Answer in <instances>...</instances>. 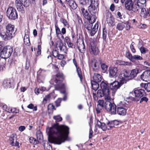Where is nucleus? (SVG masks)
<instances>
[{"instance_id":"nucleus-15","label":"nucleus","mask_w":150,"mask_h":150,"mask_svg":"<svg viewBox=\"0 0 150 150\" xmlns=\"http://www.w3.org/2000/svg\"><path fill=\"white\" fill-rule=\"evenodd\" d=\"M140 78L146 81H150V70H146L144 71L140 76Z\"/></svg>"},{"instance_id":"nucleus-45","label":"nucleus","mask_w":150,"mask_h":150,"mask_svg":"<svg viewBox=\"0 0 150 150\" xmlns=\"http://www.w3.org/2000/svg\"><path fill=\"white\" fill-rule=\"evenodd\" d=\"M80 4L83 5H86L89 4V0H79Z\"/></svg>"},{"instance_id":"nucleus-60","label":"nucleus","mask_w":150,"mask_h":150,"mask_svg":"<svg viewBox=\"0 0 150 150\" xmlns=\"http://www.w3.org/2000/svg\"><path fill=\"white\" fill-rule=\"evenodd\" d=\"M50 99V98L47 97V95H46L45 96V97L44 98L43 103L44 104H45L47 103L48 101H49Z\"/></svg>"},{"instance_id":"nucleus-17","label":"nucleus","mask_w":150,"mask_h":150,"mask_svg":"<svg viewBox=\"0 0 150 150\" xmlns=\"http://www.w3.org/2000/svg\"><path fill=\"white\" fill-rule=\"evenodd\" d=\"M96 125L98 127L101 129L103 131H105L107 130L110 129V128H107L106 125L104 122H101L98 120H97Z\"/></svg>"},{"instance_id":"nucleus-31","label":"nucleus","mask_w":150,"mask_h":150,"mask_svg":"<svg viewBox=\"0 0 150 150\" xmlns=\"http://www.w3.org/2000/svg\"><path fill=\"white\" fill-rule=\"evenodd\" d=\"M125 24V23H124L123 22H122V23H118L117 25L116 29L119 31L122 30L125 27L124 24Z\"/></svg>"},{"instance_id":"nucleus-49","label":"nucleus","mask_w":150,"mask_h":150,"mask_svg":"<svg viewBox=\"0 0 150 150\" xmlns=\"http://www.w3.org/2000/svg\"><path fill=\"white\" fill-rule=\"evenodd\" d=\"M62 100V98H59L57 100L55 101V105L56 107H58L60 105V103Z\"/></svg>"},{"instance_id":"nucleus-12","label":"nucleus","mask_w":150,"mask_h":150,"mask_svg":"<svg viewBox=\"0 0 150 150\" xmlns=\"http://www.w3.org/2000/svg\"><path fill=\"white\" fill-rule=\"evenodd\" d=\"M107 82V83L102 81L100 84V86L102 90L104 92H105L106 96H107L109 95L110 90H109V84H108Z\"/></svg>"},{"instance_id":"nucleus-52","label":"nucleus","mask_w":150,"mask_h":150,"mask_svg":"<svg viewBox=\"0 0 150 150\" xmlns=\"http://www.w3.org/2000/svg\"><path fill=\"white\" fill-rule=\"evenodd\" d=\"M146 0H138L137 3L140 6H146Z\"/></svg>"},{"instance_id":"nucleus-18","label":"nucleus","mask_w":150,"mask_h":150,"mask_svg":"<svg viewBox=\"0 0 150 150\" xmlns=\"http://www.w3.org/2000/svg\"><path fill=\"white\" fill-rule=\"evenodd\" d=\"M105 93H106L104 92L102 90H99L98 91L97 93V97L98 98H101L104 96L105 99L106 100H110V97L109 96V95L106 96Z\"/></svg>"},{"instance_id":"nucleus-34","label":"nucleus","mask_w":150,"mask_h":150,"mask_svg":"<svg viewBox=\"0 0 150 150\" xmlns=\"http://www.w3.org/2000/svg\"><path fill=\"white\" fill-rule=\"evenodd\" d=\"M94 22H89L87 23L84 25L85 28L89 32H90L93 26V23Z\"/></svg>"},{"instance_id":"nucleus-14","label":"nucleus","mask_w":150,"mask_h":150,"mask_svg":"<svg viewBox=\"0 0 150 150\" xmlns=\"http://www.w3.org/2000/svg\"><path fill=\"white\" fill-rule=\"evenodd\" d=\"M3 85L5 88H12L14 87L13 81L10 79H4L3 82Z\"/></svg>"},{"instance_id":"nucleus-10","label":"nucleus","mask_w":150,"mask_h":150,"mask_svg":"<svg viewBox=\"0 0 150 150\" xmlns=\"http://www.w3.org/2000/svg\"><path fill=\"white\" fill-rule=\"evenodd\" d=\"M0 36L2 39L5 41H7L11 39L14 35L6 31L2 30L0 33Z\"/></svg>"},{"instance_id":"nucleus-26","label":"nucleus","mask_w":150,"mask_h":150,"mask_svg":"<svg viewBox=\"0 0 150 150\" xmlns=\"http://www.w3.org/2000/svg\"><path fill=\"white\" fill-rule=\"evenodd\" d=\"M98 27V23H96L94 25L93 28L90 30L89 32L90 33L91 36H93L94 35L96 31H97Z\"/></svg>"},{"instance_id":"nucleus-63","label":"nucleus","mask_w":150,"mask_h":150,"mask_svg":"<svg viewBox=\"0 0 150 150\" xmlns=\"http://www.w3.org/2000/svg\"><path fill=\"white\" fill-rule=\"evenodd\" d=\"M129 98L131 100L134 102H137L140 100L139 98L136 97H129Z\"/></svg>"},{"instance_id":"nucleus-16","label":"nucleus","mask_w":150,"mask_h":150,"mask_svg":"<svg viewBox=\"0 0 150 150\" xmlns=\"http://www.w3.org/2000/svg\"><path fill=\"white\" fill-rule=\"evenodd\" d=\"M91 65L93 70L95 71H98L99 69V64L95 59L91 60Z\"/></svg>"},{"instance_id":"nucleus-56","label":"nucleus","mask_w":150,"mask_h":150,"mask_svg":"<svg viewBox=\"0 0 150 150\" xmlns=\"http://www.w3.org/2000/svg\"><path fill=\"white\" fill-rule=\"evenodd\" d=\"M47 95L48 98L49 97L50 98H55V96L54 90H53L51 93H50Z\"/></svg>"},{"instance_id":"nucleus-20","label":"nucleus","mask_w":150,"mask_h":150,"mask_svg":"<svg viewBox=\"0 0 150 150\" xmlns=\"http://www.w3.org/2000/svg\"><path fill=\"white\" fill-rule=\"evenodd\" d=\"M90 51L91 54L94 55L98 54L99 52L98 48L94 45H91Z\"/></svg>"},{"instance_id":"nucleus-22","label":"nucleus","mask_w":150,"mask_h":150,"mask_svg":"<svg viewBox=\"0 0 150 150\" xmlns=\"http://www.w3.org/2000/svg\"><path fill=\"white\" fill-rule=\"evenodd\" d=\"M133 4L132 0H127L125 3V6L126 9L130 11L132 9Z\"/></svg>"},{"instance_id":"nucleus-50","label":"nucleus","mask_w":150,"mask_h":150,"mask_svg":"<svg viewBox=\"0 0 150 150\" xmlns=\"http://www.w3.org/2000/svg\"><path fill=\"white\" fill-rule=\"evenodd\" d=\"M55 30L56 32V34L57 36L58 37L59 35H61V31L60 29L59 28V27L57 25H55Z\"/></svg>"},{"instance_id":"nucleus-35","label":"nucleus","mask_w":150,"mask_h":150,"mask_svg":"<svg viewBox=\"0 0 150 150\" xmlns=\"http://www.w3.org/2000/svg\"><path fill=\"white\" fill-rule=\"evenodd\" d=\"M65 41L67 43L69 47H71L72 48H73V43H71V41L69 37L67 36L65 38Z\"/></svg>"},{"instance_id":"nucleus-21","label":"nucleus","mask_w":150,"mask_h":150,"mask_svg":"<svg viewBox=\"0 0 150 150\" xmlns=\"http://www.w3.org/2000/svg\"><path fill=\"white\" fill-rule=\"evenodd\" d=\"M15 26L9 23L6 25V31L14 35L15 32H14Z\"/></svg>"},{"instance_id":"nucleus-33","label":"nucleus","mask_w":150,"mask_h":150,"mask_svg":"<svg viewBox=\"0 0 150 150\" xmlns=\"http://www.w3.org/2000/svg\"><path fill=\"white\" fill-rule=\"evenodd\" d=\"M131 59V62H135L136 60H142L143 58L142 57L139 55H135L133 56L132 58Z\"/></svg>"},{"instance_id":"nucleus-9","label":"nucleus","mask_w":150,"mask_h":150,"mask_svg":"<svg viewBox=\"0 0 150 150\" xmlns=\"http://www.w3.org/2000/svg\"><path fill=\"white\" fill-rule=\"evenodd\" d=\"M46 71L40 69L37 72V80L39 83H43L46 75Z\"/></svg>"},{"instance_id":"nucleus-40","label":"nucleus","mask_w":150,"mask_h":150,"mask_svg":"<svg viewBox=\"0 0 150 150\" xmlns=\"http://www.w3.org/2000/svg\"><path fill=\"white\" fill-rule=\"evenodd\" d=\"M69 5L71 8L74 10L76 9L77 7V5L74 0Z\"/></svg>"},{"instance_id":"nucleus-58","label":"nucleus","mask_w":150,"mask_h":150,"mask_svg":"<svg viewBox=\"0 0 150 150\" xmlns=\"http://www.w3.org/2000/svg\"><path fill=\"white\" fill-rule=\"evenodd\" d=\"M52 53V56L55 57H57L58 55L59 54V52L56 50H54Z\"/></svg>"},{"instance_id":"nucleus-19","label":"nucleus","mask_w":150,"mask_h":150,"mask_svg":"<svg viewBox=\"0 0 150 150\" xmlns=\"http://www.w3.org/2000/svg\"><path fill=\"white\" fill-rule=\"evenodd\" d=\"M127 110L121 107L120 105H117L116 108L117 113L120 115H125L126 113Z\"/></svg>"},{"instance_id":"nucleus-54","label":"nucleus","mask_w":150,"mask_h":150,"mask_svg":"<svg viewBox=\"0 0 150 150\" xmlns=\"http://www.w3.org/2000/svg\"><path fill=\"white\" fill-rule=\"evenodd\" d=\"M140 100L139 103H142L143 101H144L146 103H147L149 99L146 96H144L142 97Z\"/></svg>"},{"instance_id":"nucleus-53","label":"nucleus","mask_w":150,"mask_h":150,"mask_svg":"<svg viewBox=\"0 0 150 150\" xmlns=\"http://www.w3.org/2000/svg\"><path fill=\"white\" fill-rule=\"evenodd\" d=\"M103 108V107L97 105V107L96 108L97 113H100V112L101 110Z\"/></svg>"},{"instance_id":"nucleus-47","label":"nucleus","mask_w":150,"mask_h":150,"mask_svg":"<svg viewBox=\"0 0 150 150\" xmlns=\"http://www.w3.org/2000/svg\"><path fill=\"white\" fill-rule=\"evenodd\" d=\"M58 42L59 43L58 47H59L60 50H64V49H62L63 47H64L65 48H66V47L63 45L61 40L60 41Z\"/></svg>"},{"instance_id":"nucleus-25","label":"nucleus","mask_w":150,"mask_h":150,"mask_svg":"<svg viewBox=\"0 0 150 150\" xmlns=\"http://www.w3.org/2000/svg\"><path fill=\"white\" fill-rule=\"evenodd\" d=\"M142 88H144L147 92H150V82L147 83H142L140 84Z\"/></svg>"},{"instance_id":"nucleus-57","label":"nucleus","mask_w":150,"mask_h":150,"mask_svg":"<svg viewBox=\"0 0 150 150\" xmlns=\"http://www.w3.org/2000/svg\"><path fill=\"white\" fill-rule=\"evenodd\" d=\"M41 52V46L40 45H39L38 46V50L37 51V56L40 55Z\"/></svg>"},{"instance_id":"nucleus-13","label":"nucleus","mask_w":150,"mask_h":150,"mask_svg":"<svg viewBox=\"0 0 150 150\" xmlns=\"http://www.w3.org/2000/svg\"><path fill=\"white\" fill-rule=\"evenodd\" d=\"M107 14H108L106 16V19L110 27L113 26L115 25L114 18L110 12L108 13Z\"/></svg>"},{"instance_id":"nucleus-7","label":"nucleus","mask_w":150,"mask_h":150,"mask_svg":"<svg viewBox=\"0 0 150 150\" xmlns=\"http://www.w3.org/2000/svg\"><path fill=\"white\" fill-rule=\"evenodd\" d=\"M6 16L11 20H15L18 18V14L16 9L14 7L9 6L6 11Z\"/></svg>"},{"instance_id":"nucleus-61","label":"nucleus","mask_w":150,"mask_h":150,"mask_svg":"<svg viewBox=\"0 0 150 150\" xmlns=\"http://www.w3.org/2000/svg\"><path fill=\"white\" fill-rule=\"evenodd\" d=\"M98 105L103 107H104V101L103 100H99L98 101Z\"/></svg>"},{"instance_id":"nucleus-51","label":"nucleus","mask_w":150,"mask_h":150,"mask_svg":"<svg viewBox=\"0 0 150 150\" xmlns=\"http://www.w3.org/2000/svg\"><path fill=\"white\" fill-rule=\"evenodd\" d=\"M126 56L131 61V59H132V58L133 56L129 51H128V52H126Z\"/></svg>"},{"instance_id":"nucleus-11","label":"nucleus","mask_w":150,"mask_h":150,"mask_svg":"<svg viewBox=\"0 0 150 150\" xmlns=\"http://www.w3.org/2000/svg\"><path fill=\"white\" fill-rule=\"evenodd\" d=\"M118 68L115 67H110L109 68V76L115 78L117 76Z\"/></svg>"},{"instance_id":"nucleus-3","label":"nucleus","mask_w":150,"mask_h":150,"mask_svg":"<svg viewBox=\"0 0 150 150\" xmlns=\"http://www.w3.org/2000/svg\"><path fill=\"white\" fill-rule=\"evenodd\" d=\"M64 79L62 73L58 72L54 76V80L56 84L54 85L55 90L59 91L61 93L64 94L62 100H66L67 99V94H66V85L62 82Z\"/></svg>"},{"instance_id":"nucleus-36","label":"nucleus","mask_w":150,"mask_h":150,"mask_svg":"<svg viewBox=\"0 0 150 150\" xmlns=\"http://www.w3.org/2000/svg\"><path fill=\"white\" fill-rule=\"evenodd\" d=\"M76 71L78 75L80 78V81L81 82H82L83 77L82 75L81 69L79 67L77 68Z\"/></svg>"},{"instance_id":"nucleus-30","label":"nucleus","mask_w":150,"mask_h":150,"mask_svg":"<svg viewBox=\"0 0 150 150\" xmlns=\"http://www.w3.org/2000/svg\"><path fill=\"white\" fill-rule=\"evenodd\" d=\"M140 5L137 3L133 4V7H132V9H131L132 11L134 12L137 13L139 12V10L140 8Z\"/></svg>"},{"instance_id":"nucleus-62","label":"nucleus","mask_w":150,"mask_h":150,"mask_svg":"<svg viewBox=\"0 0 150 150\" xmlns=\"http://www.w3.org/2000/svg\"><path fill=\"white\" fill-rule=\"evenodd\" d=\"M15 136L13 134H12L10 137L9 140L11 142V145H13V144H14V140Z\"/></svg>"},{"instance_id":"nucleus-6","label":"nucleus","mask_w":150,"mask_h":150,"mask_svg":"<svg viewBox=\"0 0 150 150\" xmlns=\"http://www.w3.org/2000/svg\"><path fill=\"white\" fill-rule=\"evenodd\" d=\"M13 52L12 47L9 45L4 46L0 52V57L3 59H7L11 56Z\"/></svg>"},{"instance_id":"nucleus-42","label":"nucleus","mask_w":150,"mask_h":150,"mask_svg":"<svg viewBox=\"0 0 150 150\" xmlns=\"http://www.w3.org/2000/svg\"><path fill=\"white\" fill-rule=\"evenodd\" d=\"M101 67L104 73H106L108 68V66L106 65L105 64L103 63L101 65Z\"/></svg>"},{"instance_id":"nucleus-5","label":"nucleus","mask_w":150,"mask_h":150,"mask_svg":"<svg viewBox=\"0 0 150 150\" xmlns=\"http://www.w3.org/2000/svg\"><path fill=\"white\" fill-rule=\"evenodd\" d=\"M110 100H107L105 103L104 108L109 113L112 115L116 114L117 107L114 103H112Z\"/></svg>"},{"instance_id":"nucleus-4","label":"nucleus","mask_w":150,"mask_h":150,"mask_svg":"<svg viewBox=\"0 0 150 150\" xmlns=\"http://www.w3.org/2000/svg\"><path fill=\"white\" fill-rule=\"evenodd\" d=\"M88 10L91 16L89 15L87 11H86L84 14L83 16L89 22H95L97 18L96 16V14L97 12L96 8L95 5L91 4L88 6Z\"/></svg>"},{"instance_id":"nucleus-32","label":"nucleus","mask_w":150,"mask_h":150,"mask_svg":"<svg viewBox=\"0 0 150 150\" xmlns=\"http://www.w3.org/2000/svg\"><path fill=\"white\" fill-rule=\"evenodd\" d=\"M18 4L17 6V8L18 10L22 13H24L25 10L22 5L21 3H19L18 1Z\"/></svg>"},{"instance_id":"nucleus-64","label":"nucleus","mask_w":150,"mask_h":150,"mask_svg":"<svg viewBox=\"0 0 150 150\" xmlns=\"http://www.w3.org/2000/svg\"><path fill=\"white\" fill-rule=\"evenodd\" d=\"M93 132L92 130V128L91 127H90L89 136V139L93 137Z\"/></svg>"},{"instance_id":"nucleus-8","label":"nucleus","mask_w":150,"mask_h":150,"mask_svg":"<svg viewBox=\"0 0 150 150\" xmlns=\"http://www.w3.org/2000/svg\"><path fill=\"white\" fill-rule=\"evenodd\" d=\"M133 92L134 94L135 97L138 98L140 100L143 96H146L147 95L145 90L139 88H136L134 89V90L130 93H132Z\"/></svg>"},{"instance_id":"nucleus-38","label":"nucleus","mask_w":150,"mask_h":150,"mask_svg":"<svg viewBox=\"0 0 150 150\" xmlns=\"http://www.w3.org/2000/svg\"><path fill=\"white\" fill-rule=\"evenodd\" d=\"M29 141L30 143L33 144H38L39 142L38 140L33 137H30L29 139Z\"/></svg>"},{"instance_id":"nucleus-24","label":"nucleus","mask_w":150,"mask_h":150,"mask_svg":"<svg viewBox=\"0 0 150 150\" xmlns=\"http://www.w3.org/2000/svg\"><path fill=\"white\" fill-rule=\"evenodd\" d=\"M93 80L91 81H94L95 82L99 83L102 80L101 76L100 74L97 73H95L93 77Z\"/></svg>"},{"instance_id":"nucleus-27","label":"nucleus","mask_w":150,"mask_h":150,"mask_svg":"<svg viewBox=\"0 0 150 150\" xmlns=\"http://www.w3.org/2000/svg\"><path fill=\"white\" fill-rule=\"evenodd\" d=\"M107 29L105 27L103 29V39L104 42L106 43L107 42Z\"/></svg>"},{"instance_id":"nucleus-59","label":"nucleus","mask_w":150,"mask_h":150,"mask_svg":"<svg viewBox=\"0 0 150 150\" xmlns=\"http://www.w3.org/2000/svg\"><path fill=\"white\" fill-rule=\"evenodd\" d=\"M134 42H132L130 46V48L131 51L133 53H135L136 52V50L134 48Z\"/></svg>"},{"instance_id":"nucleus-46","label":"nucleus","mask_w":150,"mask_h":150,"mask_svg":"<svg viewBox=\"0 0 150 150\" xmlns=\"http://www.w3.org/2000/svg\"><path fill=\"white\" fill-rule=\"evenodd\" d=\"M140 50L142 54H145L148 51V50L143 46H142L140 48Z\"/></svg>"},{"instance_id":"nucleus-28","label":"nucleus","mask_w":150,"mask_h":150,"mask_svg":"<svg viewBox=\"0 0 150 150\" xmlns=\"http://www.w3.org/2000/svg\"><path fill=\"white\" fill-rule=\"evenodd\" d=\"M24 42L26 45L28 46H30V43L29 40V37L28 35L25 34L24 38Z\"/></svg>"},{"instance_id":"nucleus-2","label":"nucleus","mask_w":150,"mask_h":150,"mask_svg":"<svg viewBox=\"0 0 150 150\" xmlns=\"http://www.w3.org/2000/svg\"><path fill=\"white\" fill-rule=\"evenodd\" d=\"M139 73V70L137 68L132 70L124 69L122 71L120 75L121 79L119 82L114 81L112 83H108L109 84L110 89L112 91V95L114 96L117 90L123 84L134 79L137 76Z\"/></svg>"},{"instance_id":"nucleus-48","label":"nucleus","mask_w":150,"mask_h":150,"mask_svg":"<svg viewBox=\"0 0 150 150\" xmlns=\"http://www.w3.org/2000/svg\"><path fill=\"white\" fill-rule=\"evenodd\" d=\"M27 108L30 109H33V111H36L37 110V107L36 106H34V105L32 103L29 104Z\"/></svg>"},{"instance_id":"nucleus-55","label":"nucleus","mask_w":150,"mask_h":150,"mask_svg":"<svg viewBox=\"0 0 150 150\" xmlns=\"http://www.w3.org/2000/svg\"><path fill=\"white\" fill-rule=\"evenodd\" d=\"M144 6L143 5L141 6L139 9H141V12L142 14L143 13V14H144L145 13L147 16V11H146L145 8H144Z\"/></svg>"},{"instance_id":"nucleus-23","label":"nucleus","mask_w":150,"mask_h":150,"mask_svg":"<svg viewBox=\"0 0 150 150\" xmlns=\"http://www.w3.org/2000/svg\"><path fill=\"white\" fill-rule=\"evenodd\" d=\"M120 121L117 120H115L111 121H108L107 123V124L109 127L110 129L112 128L115 127V126H117L119 124Z\"/></svg>"},{"instance_id":"nucleus-29","label":"nucleus","mask_w":150,"mask_h":150,"mask_svg":"<svg viewBox=\"0 0 150 150\" xmlns=\"http://www.w3.org/2000/svg\"><path fill=\"white\" fill-rule=\"evenodd\" d=\"M91 83L92 89L95 91H96L99 88V84L98 83L91 81Z\"/></svg>"},{"instance_id":"nucleus-44","label":"nucleus","mask_w":150,"mask_h":150,"mask_svg":"<svg viewBox=\"0 0 150 150\" xmlns=\"http://www.w3.org/2000/svg\"><path fill=\"white\" fill-rule=\"evenodd\" d=\"M20 3L25 7H27L28 6L29 4L27 0H19Z\"/></svg>"},{"instance_id":"nucleus-37","label":"nucleus","mask_w":150,"mask_h":150,"mask_svg":"<svg viewBox=\"0 0 150 150\" xmlns=\"http://www.w3.org/2000/svg\"><path fill=\"white\" fill-rule=\"evenodd\" d=\"M115 64L119 65H128L129 64V62L121 60H116Z\"/></svg>"},{"instance_id":"nucleus-43","label":"nucleus","mask_w":150,"mask_h":150,"mask_svg":"<svg viewBox=\"0 0 150 150\" xmlns=\"http://www.w3.org/2000/svg\"><path fill=\"white\" fill-rule=\"evenodd\" d=\"M60 21H62L64 27H67V28H69L70 26L65 19L64 18H61Z\"/></svg>"},{"instance_id":"nucleus-41","label":"nucleus","mask_w":150,"mask_h":150,"mask_svg":"<svg viewBox=\"0 0 150 150\" xmlns=\"http://www.w3.org/2000/svg\"><path fill=\"white\" fill-rule=\"evenodd\" d=\"M76 42L77 43L80 42L79 44H80L81 45V46L80 47H82L83 50L85 49V45L83 39H78Z\"/></svg>"},{"instance_id":"nucleus-39","label":"nucleus","mask_w":150,"mask_h":150,"mask_svg":"<svg viewBox=\"0 0 150 150\" xmlns=\"http://www.w3.org/2000/svg\"><path fill=\"white\" fill-rule=\"evenodd\" d=\"M43 145L44 149L45 150H52V147L50 144L47 142V143H45L43 144Z\"/></svg>"},{"instance_id":"nucleus-1","label":"nucleus","mask_w":150,"mask_h":150,"mask_svg":"<svg viewBox=\"0 0 150 150\" xmlns=\"http://www.w3.org/2000/svg\"><path fill=\"white\" fill-rule=\"evenodd\" d=\"M53 118L56 120V123L46 129L48 141L51 143L60 144L66 141H70V139L68 136L69 127L64 125H59V123L56 122L62 121V117L58 115L54 116Z\"/></svg>"}]
</instances>
